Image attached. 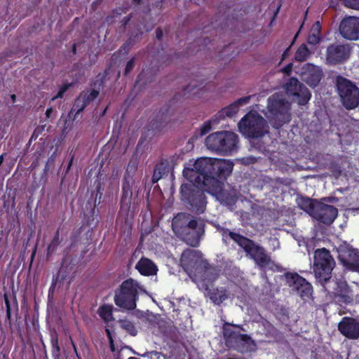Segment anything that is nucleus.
Here are the masks:
<instances>
[{
  "mask_svg": "<svg viewBox=\"0 0 359 359\" xmlns=\"http://www.w3.org/2000/svg\"><path fill=\"white\" fill-rule=\"evenodd\" d=\"M233 165L229 160L203 157L196 160L194 169L184 172L191 180L203 184L206 191L216 196L221 203L233 206L238 201L236 195L224 189V182L231 174Z\"/></svg>",
  "mask_w": 359,
  "mask_h": 359,
  "instance_id": "1",
  "label": "nucleus"
},
{
  "mask_svg": "<svg viewBox=\"0 0 359 359\" xmlns=\"http://www.w3.org/2000/svg\"><path fill=\"white\" fill-rule=\"evenodd\" d=\"M335 261L326 248L317 249L314 252L313 272L316 281L323 286L325 291L332 293L344 303L353 301L351 290L345 280L332 279V271Z\"/></svg>",
  "mask_w": 359,
  "mask_h": 359,
  "instance_id": "2",
  "label": "nucleus"
},
{
  "mask_svg": "<svg viewBox=\"0 0 359 359\" xmlns=\"http://www.w3.org/2000/svg\"><path fill=\"white\" fill-rule=\"evenodd\" d=\"M205 223L202 218H195L187 212L177 213L172 222L174 232L192 247L198 245L205 233Z\"/></svg>",
  "mask_w": 359,
  "mask_h": 359,
  "instance_id": "3",
  "label": "nucleus"
},
{
  "mask_svg": "<svg viewBox=\"0 0 359 359\" xmlns=\"http://www.w3.org/2000/svg\"><path fill=\"white\" fill-rule=\"evenodd\" d=\"M222 237L224 244L229 245V241H233L243 249L247 256H249L260 268H264L271 263V257L265 249L253 240L248 238L238 233L231 231L229 229L219 227L217 229Z\"/></svg>",
  "mask_w": 359,
  "mask_h": 359,
  "instance_id": "4",
  "label": "nucleus"
},
{
  "mask_svg": "<svg viewBox=\"0 0 359 359\" xmlns=\"http://www.w3.org/2000/svg\"><path fill=\"white\" fill-rule=\"evenodd\" d=\"M193 168H185L183 170V175L191 184H183L180 187L181 200L185 204L189 210L196 214L204 212L206 205V196L205 191L206 189L203 184H199L196 181L191 180L185 175V171Z\"/></svg>",
  "mask_w": 359,
  "mask_h": 359,
  "instance_id": "5",
  "label": "nucleus"
},
{
  "mask_svg": "<svg viewBox=\"0 0 359 359\" xmlns=\"http://www.w3.org/2000/svg\"><path fill=\"white\" fill-rule=\"evenodd\" d=\"M241 330H244L241 325L225 322L222 326V333L226 346L229 349L245 353L252 351L255 343L249 335L241 334Z\"/></svg>",
  "mask_w": 359,
  "mask_h": 359,
  "instance_id": "6",
  "label": "nucleus"
},
{
  "mask_svg": "<svg viewBox=\"0 0 359 359\" xmlns=\"http://www.w3.org/2000/svg\"><path fill=\"white\" fill-rule=\"evenodd\" d=\"M238 136L231 131H219L209 135L205 139L208 149L218 154L231 155L238 149Z\"/></svg>",
  "mask_w": 359,
  "mask_h": 359,
  "instance_id": "7",
  "label": "nucleus"
},
{
  "mask_svg": "<svg viewBox=\"0 0 359 359\" xmlns=\"http://www.w3.org/2000/svg\"><path fill=\"white\" fill-rule=\"evenodd\" d=\"M138 287V283L132 278L123 281L119 288L115 291V304L122 309L134 310L139 299Z\"/></svg>",
  "mask_w": 359,
  "mask_h": 359,
  "instance_id": "8",
  "label": "nucleus"
},
{
  "mask_svg": "<svg viewBox=\"0 0 359 359\" xmlns=\"http://www.w3.org/2000/svg\"><path fill=\"white\" fill-rule=\"evenodd\" d=\"M238 128L249 138H259L269 133L267 121L257 112H249L238 123Z\"/></svg>",
  "mask_w": 359,
  "mask_h": 359,
  "instance_id": "9",
  "label": "nucleus"
},
{
  "mask_svg": "<svg viewBox=\"0 0 359 359\" xmlns=\"http://www.w3.org/2000/svg\"><path fill=\"white\" fill-rule=\"evenodd\" d=\"M336 87L341 102L346 109H354L359 105V88L353 82L337 76Z\"/></svg>",
  "mask_w": 359,
  "mask_h": 359,
  "instance_id": "10",
  "label": "nucleus"
},
{
  "mask_svg": "<svg viewBox=\"0 0 359 359\" xmlns=\"http://www.w3.org/2000/svg\"><path fill=\"white\" fill-rule=\"evenodd\" d=\"M180 263L188 273H201L210 268L209 263L203 259L201 252L192 249H187L183 251Z\"/></svg>",
  "mask_w": 359,
  "mask_h": 359,
  "instance_id": "11",
  "label": "nucleus"
},
{
  "mask_svg": "<svg viewBox=\"0 0 359 359\" xmlns=\"http://www.w3.org/2000/svg\"><path fill=\"white\" fill-rule=\"evenodd\" d=\"M286 285L294 294L299 296L303 300L309 299L313 292V287L304 278L297 273L287 272L285 274Z\"/></svg>",
  "mask_w": 359,
  "mask_h": 359,
  "instance_id": "12",
  "label": "nucleus"
},
{
  "mask_svg": "<svg viewBox=\"0 0 359 359\" xmlns=\"http://www.w3.org/2000/svg\"><path fill=\"white\" fill-rule=\"evenodd\" d=\"M337 258L346 269L359 271V250L344 242L337 248Z\"/></svg>",
  "mask_w": 359,
  "mask_h": 359,
  "instance_id": "13",
  "label": "nucleus"
},
{
  "mask_svg": "<svg viewBox=\"0 0 359 359\" xmlns=\"http://www.w3.org/2000/svg\"><path fill=\"white\" fill-rule=\"evenodd\" d=\"M351 53L349 44H330L326 50V63L330 65L342 64L350 57Z\"/></svg>",
  "mask_w": 359,
  "mask_h": 359,
  "instance_id": "14",
  "label": "nucleus"
},
{
  "mask_svg": "<svg viewBox=\"0 0 359 359\" xmlns=\"http://www.w3.org/2000/svg\"><path fill=\"white\" fill-rule=\"evenodd\" d=\"M285 90L289 95L296 97L300 105L306 104L311 99L309 90L299 81L294 77L290 78L285 84Z\"/></svg>",
  "mask_w": 359,
  "mask_h": 359,
  "instance_id": "15",
  "label": "nucleus"
},
{
  "mask_svg": "<svg viewBox=\"0 0 359 359\" xmlns=\"http://www.w3.org/2000/svg\"><path fill=\"white\" fill-rule=\"evenodd\" d=\"M340 34L346 39L356 41L359 39V18L348 16L344 18L339 25Z\"/></svg>",
  "mask_w": 359,
  "mask_h": 359,
  "instance_id": "16",
  "label": "nucleus"
},
{
  "mask_svg": "<svg viewBox=\"0 0 359 359\" xmlns=\"http://www.w3.org/2000/svg\"><path fill=\"white\" fill-rule=\"evenodd\" d=\"M268 109L275 116H280L281 120L277 124V128L282 126L289 119H286V116H289V104L285 99H278L276 97H269L268 100Z\"/></svg>",
  "mask_w": 359,
  "mask_h": 359,
  "instance_id": "17",
  "label": "nucleus"
},
{
  "mask_svg": "<svg viewBox=\"0 0 359 359\" xmlns=\"http://www.w3.org/2000/svg\"><path fill=\"white\" fill-rule=\"evenodd\" d=\"M338 215V210L333 205L318 202L313 217L325 224H331Z\"/></svg>",
  "mask_w": 359,
  "mask_h": 359,
  "instance_id": "18",
  "label": "nucleus"
},
{
  "mask_svg": "<svg viewBox=\"0 0 359 359\" xmlns=\"http://www.w3.org/2000/svg\"><path fill=\"white\" fill-rule=\"evenodd\" d=\"M340 333L349 339H359V321L351 317H344L338 324Z\"/></svg>",
  "mask_w": 359,
  "mask_h": 359,
  "instance_id": "19",
  "label": "nucleus"
},
{
  "mask_svg": "<svg viewBox=\"0 0 359 359\" xmlns=\"http://www.w3.org/2000/svg\"><path fill=\"white\" fill-rule=\"evenodd\" d=\"M322 70L317 66L307 63L303 67L302 77L304 81L311 87H316L323 78Z\"/></svg>",
  "mask_w": 359,
  "mask_h": 359,
  "instance_id": "20",
  "label": "nucleus"
},
{
  "mask_svg": "<svg viewBox=\"0 0 359 359\" xmlns=\"http://www.w3.org/2000/svg\"><path fill=\"white\" fill-rule=\"evenodd\" d=\"M133 184V180L129 176H124L122 180L121 185V196L120 200L121 209L128 212L133 197L132 187Z\"/></svg>",
  "mask_w": 359,
  "mask_h": 359,
  "instance_id": "21",
  "label": "nucleus"
},
{
  "mask_svg": "<svg viewBox=\"0 0 359 359\" xmlns=\"http://www.w3.org/2000/svg\"><path fill=\"white\" fill-rule=\"evenodd\" d=\"M87 107L86 104L85 103V101L82 99L80 95L75 99L74 102L73 104V106L72 107L71 111L69 113V116H70L72 113H75L73 120L72 121H68L66 120L65 123L64 128L62 129V133H67L70 129L71 126L69 125L72 124V122L76 118V117L79 115L81 112H82L84 109Z\"/></svg>",
  "mask_w": 359,
  "mask_h": 359,
  "instance_id": "22",
  "label": "nucleus"
},
{
  "mask_svg": "<svg viewBox=\"0 0 359 359\" xmlns=\"http://www.w3.org/2000/svg\"><path fill=\"white\" fill-rule=\"evenodd\" d=\"M135 269L145 276L155 275L158 271L156 265L147 257H142L136 264Z\"/></svg>",
  "mask_w": 359,
  "mask_h": 359,
  "instance_id": "23",
  "label": "nucleus"
},
{
  "mask_svg": "<svg viewBox=\"0 0 359 359\" xmlns=\"http://www.w3.org/2000/svg\"><path fill=\"white\" fill-rule=\"evenodd\" d=\"M173 116L172 109L170 107V105H168L161 109L159 113L157 116L158 120H153L151 121V126L154 129H158L165 126L167 123H169L172 121V116Z\"/></svg>",
  "mask_w": 359,
  "mask_h": 359,
  "instance_id": "24",
  "label": "nucleus"
},
{
  "mask_svg": "<svg viewBox=\"0 0 359 359\" xmlns=\"http://www.w3.org/2000/svg\"><path fill=\"white\" fill-rule=\"evenodd\" d=\"M238 109V104L233 102L219 111L212 117V121L219 123L221 120L224 119L226 117L232 118L237 114Z\"/></svg>",
  "mask_w": 359,
  "mask_h": 359,
  "instance_id": "25",
  "label": "nucleus"
},
{
  "mask_svg": "<svg viewBox=\"0 0 359 359\" xmlns=\"http://www.w3.org/2000/svg\"><path fill=\"white\" fill-rule=\"evenodd\" d=\"M318 202L319 201L316 199H311L304 196H300L297 198L298 207L309 213L311 217L315 212L316 206H317Z\"/></svg>",
  "mask_w": 359,
  "mask_h": 359,
  "instance_id": "26",
  "label": "nucleus"
},
{
  "mask_svg": "<svg viewBox=\"0 0 359 359\" xmlns=\"http://www.w3.org/2000/svg\"><path fill=\"white\" fill-rule=\"evenodd\" d=\"M210 299L216 304H220L229 298V292L226 289L216 288L210 293Z\"/></svg>",
  "mask_w": 359,
  "mask_h": 359,
  "instance_id": "27",
  "label": "nucleus"
},
{
  "mask_svg": "<svg viewBox=\"0 0 359 359\" xmlns=\"http://www.w3.org/2000/svg\"><path fill=\"white\" fill-rule=\"evenodd\" d=\"M100 317L106 323L114 320L113 306L111 304H103L97 310Z\"/></svg>",
  "mask_w": 359,
  "mask_h": 359,
  "instance_id": "28",
  "label": "nucleus"
},
{
  "mask_svg": "<svg viewBox=\"0 0 359 359\" xmlns=\"http://www.w3.org/2000/svg\"><path fill=\"white\" fill-rule=\"evenodd\" d=\"M95 190L91 191L90 197L94 199V207L98 206L101 203L102 193V184L100 180H95L94 182Z\"/></svg>",
  "mask_w": 359,
  "mask_h": 359,
  "instance_id": "29",
  "label": "nucleus"
},
{
  "mask_svg": "<svg viewBox=\"0 0 359 359\" xmlns=\"http://www.w3.org/2000/svg\"><path fill=\"white\" fill-rule=\"evenodd\" d=\"M100 91L98 90L93 89L91 90H83L79 95L88 106L98 97Z\"/></svg>",
  "mask_w": 359,
  "mask_h": 359,
  "instance_id": "30",
  "label": "nucleus"
},
{
  "mask_svg": "<svg viewBox=\"0 0 359 359\" xmlns=\"http://www.w3.org/2000/svg\"><path fill=\"white\" fill-rule=\"evenodd\" d=\"M119 323L121 327L125 331H126V332L128 333L130 335L135 337L137 334L138 331L132 321L127 319H124L120 320Z\"/></svg>",
  "mask_w": 359,
  "mask_h": 359,
  "instance_id": "31",
  "label": "nucleus"
},
{
  "mask_svg": "<svg viewBox=\"0 0 359 359\" xmlns=\"http://www.w3.org/2000/svg\"><path fill=\"white\" fill-rule=\"evenodd\" d=\"M310 55V51L306 44H302L297 50L294 59L298 62H304L307 60Z\"/></svg>",
  "mask_w": 359,
  "mask_h": 359,
  "instance_id": "32",
  "label": "nucleus"
},
{
  "mask_svg": "<svg viewBox=\"0 0 359 359\" xmlns=\"http://www.w3.org/2000/svg\"><path fill=\"white\" fill-rule=\"evenodd\" d=\"M165 168V165L163 162H160L156 165L152 176V182L154 184L157 182L166 172Z\"/></svg>",
  "mask_w": 359,
  "mask_h": 359,
  "instance_id": "33",
  "label": "nucleus"
},
{
  "mask_svg": "<svg viewBox=\"0 0 359 359\" xmlns=\"http://www.w3.org/2000/svg\"><path fill=\"white\" fill-rule=\"evenodd\" d=\"M218 123H215L212 121V118L205 121L195 133V135H194V137L198 138V137H202L206 134H208L211 128H212V124H217Z\"/></svg>",
  "mask_w": 359,
  "mask_h": 359,
  "instance_id": "34",
  "label": "nucleus"
},
{
  "mask_svg": "<svg viewBox=\"0 0 359 359\" xmlns=\"http://www.w3.org/2000/svg\"><path fill=\"white\" fill-rule=\"evenodd\" d=\"M236 161L244 165H250L257 162V158L253 156H245L243 158H237Z\"/></svg>",
  "mask_w": 359,
  "mask_h": 359,
  "instance_id": "35",
  "label": "nucleus"
},
{
  "mask_svg": "<svg viewBox=\"0 0 359 359\" xmlns=\"http://www.w3.org/2000/svg\"><path fill=\"white\" fill-rule=\"evenodd\" d=\"M4 299L6 305V319L9 321V324L11 325V302L8 298V296L6 293L4 294Z\"/></svg>",
  "mask_w": 359,
  "mask_h": 359,
  "instance_id": "36",
  "label": "nucleus"
},
{
  "mask_svg": "<svg viewBox=\"0 0 359 359\" xmlns=\"http://www.w3.org/2000/svg\"><path fill=\"white\" fill-rule=\"evenodd\" d=\"M60 244V241H57L53 238L47 247V256H50L53 252H55Z\"/></svg>",
  "mask_w": 359,
  "mask_h": 359,
  "instance_id": "37",
  "label": "nucleus"
},
{
  "mask_svg": "<svg viewBox=\"0 0 359 359\" xmlns=\"http://www.w3.org/2000/svg\"><path fill=\"white\" fill-rule=\"evenodd\" d=\"M72 86V83H65L62 84L57 93V95L53 98V100L57 99V98H62L64 96V94L65 92Z\"/></svg>",
  "mask_w": 359,
  "mask_h": 359,
  "instance_id": "38",
  "label": "nucleus"
},
{
  "mask_svg": "<svg viewBox=\"0 0 359 359\" xmlns=\"http://www.w3.org/2000/svg\"><path fill=\"white\" fill-rule=\"evenodd\" d=\"M152 81V78L148 79L147 78V72L145 69H143L137 76L135 83L137 84L142 81L144 84H147L148 82H151Z\"/></svg>",
  "mask_w": 359,
  "mask_h": 359,
  "instance_id": "39",
  "label": "nucleus"
},
{
  "mask_svg": "<svg viewBox=\"0 0 359 359\" xmlns=\"http://www.w3.org/2000/svg\"><path fill=\"white\" fill-rule=\"evenodd\" d=\"M135 57H133L127 62L126 68H125V72H124L125 75H127L128 74H129L133 69V68L135 67Z\"/></svg>",
  "mask_w": 359,
  "mask_h": 359,
  "instance_id": "40",
  "label": "nucleus"
},
{
  "mask_svg": "<svg viewBox=\"0 0 359 359\" xmlns=\"http://www.w3.org/2000/svg\"><path fill=\"white\" fill-rule=\"evenodd\" d=\"M105 332H106L107 337L109 342L110 349L111 351H114L115 347H114V339L112 337L111 332L109 328L105 329Z\"/></svg>",
  "mask_w": 359,
  "mask_h": 359,
  "instance_id": "41",
  "label": "nucleus"
},
{
  "mask_svg": "<svg viewBox=\"0 0 359 359\" xmlns=\"http://www.w3.org/2000/svg\"><path fill=\"white\" fill-rule=\"evenodd\" d=\"M133 18V14L130 13L127 16H125L120 22L121 27L123 29L126 27V26L129 24L130 21Z\"/></svg>",
  "mask_w": 359,
  "mask_h": 359,
  "instance_id": "42",
  "label": "nucleus"
},
{
  "mask_svg": "<svg viewBox=\"0 0 359 359\" xmlns=\"http://www.w3.org/2000/svg\"><path fill=\"white\" fill-rule=\"evenodd\" d=\"M130 47L129 46L128 44H126V43H124L123 44L121 45V46L119 48L118 50V53L119 54H123V55H127L128 54L130 50Z\"/></svg>",
  "mask_w": 359,
  "mask_h": 359,
  "instance_id": "43",
  "label": "nucleus"
},
{
  "mask_svg": "<svg viewBox=\"0 0 359 359\" xmlns=\"http://www.w3.org/2000/svg\"><path fill=\"white\" fill-rule=\"evenodd\" d=\"M250 100V96H245V97H243L238 99L234 102L236 104H238V107H239V106H241V105H244V104H248Z\"/></svg>",
  "mask_w": 359,
  "mask_h": 359,
  "instance_id": "44",
  "label": "nucleus"
},
{
  "mask_svg": "<svg viewBox=\"0 0 359 359\" xmlns=\"http://www.w3.org/2000/svg\"><path fill=\"white\" fill-rule=\"evenodd\" d=\"M67 278V273L65 271H64V269L61 267L58 271L56 280H60V282L64 281Z\"/></svg>",
  "mask_w": 359,
  "mask_h": 359,
  "instance_id": "45",
  "label": "nucleus"
},
{
  "mask_svg": "<svg viewBox=\"0 0 359 359\" xmlns=\"http://www.w3.org/2000/svg\"><path fill=\"white\" fill-rule=\"evenodd\" d=\"M123 12H125V8L121 7L116 8L112 11L113 17L121 15Z\"/></svg>",
  "mask_w": 359,
  "mask_h": 359,
  "instance_id": "46",
  "label": "nucleus"
},
{
  "mask_svg": "<svg viewBox=\"0 0 359 359\" xmlns=\"http://www.w3.org/2000/svg\"><path fill=\"white\" fill-rule=\"evenodd\" d=\"M156 37L158 41H161L163 38V30L161 27H158L156 29Z\"/></svg>",
  "mask_w": 359,
  "mask_h": 359,
  "instance_id": "47",
  "label": "nucleus"
},
{
  "mask_svg": "<svg viewBox=\"0 0 359 359\" xmlns=\"http://www.w3.org/2000/svg\"><path fill=\"white\" fill-rule=\"evenodd\" d=\"M37 245H38V244L36 243L34 247L33 250H32L31 257H30V265H32V264L33 263L34 259L35 258L36 250H37Z\"/></svg>",
  "mask_w": 359,
  "mask_h": 359,
  "instance_id": "48",
  "label": "nucleus"
},
{
  "mask_svg": "<svg viewBox=\"0 0 359 359\" xmlns=\"http://www.w3.org/2000/svg\"><path fill=\"white\" fill-rule=\"evenodd\" d=\"M198 87V86L196 85H192V84H189L187 85V86H185L183 89L184 90V95H186V92L187 91H192L195 88Z\"/></svg>",
  "mask_w": 359,
  "mask_h": 359,
  "instance_id": "49",
  "label": "nucleus"
},
{
  "mask_svg": "<svg viewBox=\"0 0 359 359\" xmlns=\"http://www.w3.org/2000/svg\"><path fill=\"white\" fill-rule=\"evenodd\" d=\"M292 64H288L287 65H286L283 69V72H285V74H289L291 73L292 72Z\"/></svg>",
  "mask_w": 359,
  "mask_h": 359,
  "instance_id": "50",
  "label": "nucleus"
},
{
  "mask_svg": "<svg viewBox=\"0 0 359 359\" xmlns=\"http://www.w3.org/2000/svg\"><path fill=\"white\" fill-rule=\"evenodd\" d=\"M70 341H71V344L73 346V348H74V353H76V355L78 359H81L79 354L78 353V351H77V348L74 344V342L73 341V339H72V337H70Z\"/></svg>",
  "mask_w": 359,
  "mask_h": 359,
  "instance_id": "51",
  "label": "nucleus"
},
{
  "mask_svg": "<svg viewBox=\"0 0 359 359\" xmlns=\"http://www.w3.org/2000/svg\"><path fill=\"white\" fill-rule=\"evenodd\" d=\"M74 154H72L69 161V163H68V165H67V170H66V172H68L69 171V170L71 169V167L72 165V163H73V161H74Z\"/></svg>",
  "mask_w": 359,
  "mask_h": 359,
  "instance_id": "52",
  "label": "nucleus"
},
{
  "mask_svg": "<svg viewBox=\"0 0 359 359\" xmlns=\"http://www.w3.org/2000/svg\"><path fill=\"white\" fill-rule=\"evenodd\" d=\"M135 42V39H133L132 36H130L128 39L125 42L126 44H128L129 46L131 48Z\"/></svg>",
  "mask_w": 359,
  "mask_h": 359,
  "instance_id": "53",
  "label": "nucleus"
},
{
  "mask_svg": "<svg viewBox=\"0 0 359 359\" xmlns=\"http://www.w3.org/2000/svg\"><path fill=\"white\" fill-rule=\"evenodd\" d=\"M135 42V39H133L132 36H130L128 39L125 42L126 44H128L129 46L131 48Z\"/></svg>",
  "mask_w": 359,
  "mask_h": 359,
  "instance_id": "54",
  "label": "nucleus"
},
{
  "mask_svg": "<svg viewBox=\"0 0 359 359\" xmlns=\"http://www.w3.org/2000/svg\"><path fill=\"white\" fill-rule=\"evenodd\" d=\"M52 345L53 347H55L57 351H60V347L58 346V341L57 338L52 339Z\"/></svg>",
  "mask_w": 359,
  "mask_h": 359,
  "instance_id": "55",
  "label": "nucleus"
},
{
  "mask_svg": "<svg viewBox=\"0 0 359 359\" xmlns=\"http://www.w3.org/2000/svg\"><path fill=\"white\" fill-rule=\"evenodd\" d=\"M53 109L52 107H48L46 111V116L47 118H50V115L51 114L53 113Z\"/></svg>",
  "mask_w": 359,
  "mask_h": 359,
  "instance_id": "56",
  "label": "nucleus"
},
{
  "mask_svg": "<svg viewBox=\"0 0 359 359\" xmlns=\"http://www.w3.org/2000/svg\"><path fill=\"white\" fill-rule=\"evenodd\" d=\"M53 238L55 240H57V241H60V230H59V229H57V231H55Z\"/></svg>",
  "mask_w": 359,
  "mask_h": 359,
  "instance_id": "57",
  "label": "nucleus"
},
{
  "mask_svg": "<svg viewBox=\"0 0 359 359\" xmlns=\"http://www.w3.org/2000/svg\"><path fill=\"white\" fill-rule=\"evenodd\" d=\"M72 53L74 55L76 54V43H73L72 46Z\"/></svg>",
  "mask_w": 359,
  "mask_h": 359,
  "instance_id": "58",
  "label": "nucleus"
},
{
  "mask_svg": "<svg viewBox=\"0 0 359 359\" xmlns=\"http://www.w3.org/2000/svg\"><path fill=\"white\" fill-rule=\"evenodd\" d=\"M13 302L15 304L16 311H18V301H17V298H16L15 295L13 296Z\"/></svg>",
  "mask_w": 359,
  "mask_h": 359,
  "instance_id": "59",
  "label": "nucleus"
},
{
  "mask_svg": "<svg viewBox=\"0 0 359 359\" xmlns=\"http://www.w3.org/2000/svg\"><path fill=\"white\" fill-rule=\"evenodd\" d=\"M132 1L136 5H140L142 3V0H132Z\"/></svg>",
  "mask_w": 359,
  "mask_h": 359,
  "instance_id": "60",
  "label": "nucleus"
},
{
  "mask_svg": "<svg viewBox=\"0 0 359 359\" xmlns=\"http://www.w3.org/2000/svg\"><path fill=\"white\" fill-rule=\"evenodd\" d=\"M288 50H289V48H287V49L283 52V55H282V57H283V59H284V58L287 56V53H288Z\"/></svg>",
  "mask_w": 359,
  "mask_h": 359,
  "instance_id": "61",
  "label": "nucleus"
},
{
  "mask_svg": "<svg viewBox=\"0 0 359 359\" xmlns=\"http://www.w3.org/2000/svg\"><path fill=\"white\" fill-rule=\"evenodd\" d=\"M11 100H12L13 102H15V100H16V96H15V95H11Z\"/></svg>",
  "mask_w": 359,
  "mask_h": 359,
  "instance_id": "62",
  "label": "nucleus"
},
{
  "mask_svg": "<svg viewBox=\"0 0 359 359\" xmlns=\"http://www.w3.org/2000/svg\"><path fill=\"white\" fill-rule=\"evenodd\" d=\"M231 48V43H229V44H228L227 46H226L224 47V49H225V50H226V49H230Z\"/></svg>",
  "mask_w": 359,
  "mask_h": 359,
  "instance_id": "63",
  "label": "nucleus"
},
{
  "mask_svg": "<svg viewBox=\"0 0 359 359\" xmlns=\"http://www.w3.org/2000/svg\"><path fill=\"white\" fill-rule=\"evenodd\" d=\"M163 1L161 0L160 2L157 3V6H161Z\"/></svg>",
  "mask_w": 359,
  "mask_h": 359,
  "instance_id": "64",
  "label": "nucleus"
}]
</instances>
